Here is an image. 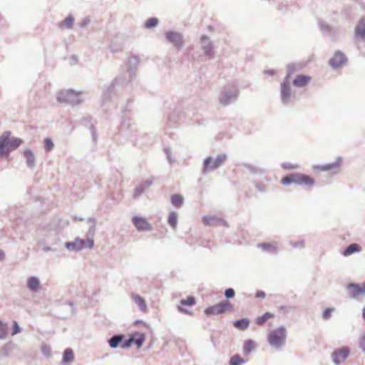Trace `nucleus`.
Instances as JSON below:
<instances>
[{"label": "nucleus", "instance_id": "1", "mask_svg": "<svg viewBox=\"0 0 365 365\" xmlns=\"http://www.w3.org/2000/svg\"><path fill=\"white\" fill-rule=\"evenodd\" d=\"M11 132L5 131L0 136V155H7L11 151L16 149L21 143L20 138L10 139Z\"/></svg>", "mask_w": 365, "mask_h": 365}, {"label": "nucleus", "instance_id": "2", "mask_svg": "<svg viewBox=\"0 0 365 365\" xmlns=\"http://www.w3.org/2000/svg\"><path fill=\"white\" fill-rule=\"evenodd\" d=\"M286 337V329L281 327L270 331L267 336V340L272 346L279 348L284 343Z\"/></svg>", "mask_w": 365, "mask_h": 365}, {"label": "nucleus", "instance_id": "3", "mask_svg": "<svg viewBox=\"0 0 365 365\" xmlns=\"http://www.w3.org/2000/svg\"><path fill=\"white\" fill-rule=\"evenodd\" d=\"M233 309V305L230 302H222L205 309L206 315L220 314Z\"/></svg>", "mask_w": 365, "mask_h": 365}, {"label": "nucleus", "instance_id": "4", "mask_svg": "<svg viewBox=\"0 0 365 365\" xmlns=\"http://www.w3.org/2000/svg\"><path fill=\"white\" fill-rule=\"evenodd\" d=\"M94 242L93 240L88 239L83 240L80 238H76L73 242H66V247L69 250H81L86 247L92 248Z\"/></svg>", "mask_w": 365, "mask_h": 365}, {"label": "nucleus", "instance_id": "5", "mask_svg": "<svg viewBox=\"0 0 365 365\" xmlns=\"http://www.w3.org/2000/svg\"><path fill=\"white\" fill-rule=\"evenodd\" d=\"M226 160L225 155H220L215 160L207 158L204 162V170H215L220 167Z\"/></svg>", "mask_w": 365, "mask_h": 365}, {"label": "nucleus", "instance_id": "6", "mask_svg": "<svg viewBox=\"0 0 365 365\" xmlns=\"http://www.w3.org/2000/svg\"><path fill=\"white\" fill-rule=\"evenodd\" d=\"M202 222L205 225L215 227L222 225L225 227H228V224L225 220L217 216H205L202 218Z\"/></svg>", "mask_w": 365, "mask_h": 365}, {"label": "nucleus", "instance_id": "7", "mask_svg": "<svg viewBox=\"0 0 365 365\" xmlns=\"http://www.w3.org/2000/svg\"><path fill=\"white\" fill-rule=\"evenodd\" d=\"M295 183L299 185L312 186L314 183V180L312 177L305 174L294 173Z\"/></svg>", "mask_w": 365, "mask_h": 365}, {"label": "nucleus", "instance_id": "8", "mask_svg": "<svg viewBox=\"0 0 365 365\" xmlns=\"http://www.w3.org/2000/svg\"><path fill=\"white\" fill-rule=\"evenodd\" d=\"M346 61V58L344 53L337 51L334 56L329 60V64L333 68H339L343 66Z\"/></svg>", "mask_w": 365, "mask_h": 365}, {"label": "nucleus", "instance_id": "9", "mask_svg": "<svg viewBox=\"0 0 365 365\" xmlns=\"http://www.w3.org/2000/svg\"><path fill=\"white\" fill-rule=\"evenodd\" d=\"M349 354V349L347 347H343L342 349L336 350L333 353V361L336 364H340L348 357Z\"/></svg>", "mask_w": 365, "mask_h": 365}, {"label": "nucleus", "instance_id": "10", "mask_svg": "<svg viewBox=\"0 0 365 365\" xmlns=\"http://www.w3.org/2000/svg\"><path fill=\"white\" fill-rule=\"evenodd\" d=\"M133 222L139 231H147L151 228L148 222L145 218L140 217H133Z\"/></svg>", "mask_w": 365, "mask_h": 365}, {"label": "nucleus", "instance_id": "11", "mask_svg": "<svg viewBox=\"0 0 365 365\" xmlns=\"http://www.w3.org/2000/svg\"><path fill=\"white\" fill-rule=\"evenodd\" d=\"M349 294L351 297H356L360 294H365V283L359 285L355 284H350L347 286Z\"/></svg>", "mask_w": 365, "mask_h": 365}, {"label": "nucleus", "instance_id": "12", "mask_svg": "<svg viewBox=\"0 0 365 365\" xmlns=\"http://www.w3.org/2000/svg\"><path fill=\"white\" fill-rule=\"evenodd\" d=\"M167 38L169 41L173 43L175 46L180 48L182 44V40L181 36L175 32H169L166 34Z\"/></svg>", "mask_w": 365, "mask_h": 365}, {"label": "nucleus", "instance_id": "13", "mask_svg": "<svg viewBox=\"0 0 365 365\" xmlns=\"http://www.w3.org/2000/svg\"><path fill=\"white\" fill-rule=\"evenodd\" d=\"M291 96V90L287 82H284L281 86V98L284 103H287Z\"/></svg>", "mask_w": 365, "mask_h": 365}, {"label": "nucleus", "instance_id": "14", "mask_svg": "<svg viewBox=\"0 0 365 365\" xmlns=\"http://www.w3.org/2000/svg\"><path fill=\"white\" fill-rule=\"evenodd\" d=\"M311 77L309 76L299 75L294 79L293 84L297 87H304L309 83Z\"/></svg>", "mask_w": 365, "mask_h": 365}, {"label": "nucleus", "instance_id": "15", "mask_svg": "<svg viewBox=\"0 0 365 365\" xmlns=\"http://www.w3.org/2000/svg\"><path fill=\"white\" fill-rule=\"evenodd\" d=\"M195 299L194 297H187L185 299H182L180 301V306L178 307V310L180 312L185 313V314H189V312L185 309L182 306H193L195 304Z\"/></svg>", "mask_w": 365, "mask_h": 365}, {"label": "nucleus", "instance_id": "16", "mask_svg": "<svg viewBox=\"0 0 365 365\" xmlns=\"http://www.w3.org/2000/svg\"><path fill=\"white\" fill-rule=\"evenodd\" d=\"M355 35L357 38H365V19H361L355 28Z\"/></svg>", "mask_w": 365, "mask_h": 365}, {"label": "nucleus", "instance_id": "17", "mask_svg": "<svg viewBox=\"0 0 365 365\" xmlns=\"http://www.w3.org/2000/svg\"><path fill=\"white\" fill-rule=\"evenodd\" d=\"M144 341H145L144 336H140L139 339H137L130 338L128 340H126L125 341H124L122 344L121 347L123 349H125V348L130 347L133 344H135L137 345L138 348H139L143 345Z\"/></svg>", "mask_w": 365, "mask_h": 365}, {"label": "nucleus", "instance_id": "18", "mask_svg": "<svg viewBox=\"0 0 365 365\" xmlns=\"http://www.w3.org/2000/svg\"><path fill=\"white\" fill-rule=\"evenodd\" d=\"M76 95L77 93L73 90L65 91L59 94L58 100L61 102H68L71 101V97L75 96Z\"/></svg>", "mask_w": 365, "mask_h": 365}, {"label": "nucleus", "instance_id": "19", "mask_svg": "<svg viewBox=\"0 0 365 365\" xmlns=\"http://www.w3.org/2000/svg\"><path fill=\"white\" fill-rule=\"evenodd\" d=\"M274 317V314L270 312H266L263 315L256 318L255 323L258 326L264 325L269 319Z\"/></svg>", "mask_w": 365, "mask_h": 365}, {"label": "nucleus", "instance_id": "20", "mask_svg": "<svg viewBox=\"0 0 365 365\" xmlns=\"http://www.w3.org/2000/svg\"><path fill=\"white\" fill-rule=\"evenodd\" d=\"M234 327L239 330H245L250 325V320L247 318H243L235 321L233 323Z\"/></svg>", "mask_w": 365, "mask_h": 365}, {"label": "nucleus", "instance_id": "21", "mask_svg": "<svg viewBox=\"0 0 365 365\" xmlns=\"http://www.w3.org/2000/svg\"><path fill=\"white\" fill-rule=\"evenodd\" d=\"M132 299L135 303L139 307L140 310L145 312L147 309L145 302L143 297L136 294H132Z\"/></svg>", "mask_w": 365, "mask_h": 365}, {"label": "nucleus", "instance_id": "22", "mask_svg": "<svg viewBox=\"0 0 365 365\" xmlns=\"http://www.w3.org/2000/svg\"><path fill=\"white\" fill-rule=\"evenodd\" d=\"M361 250V247L357 244H351L348 246L344 251L343 252V255L346 257L352 255L353 253L359 252Z\"/></svg>", "mask_w": 365, "mask_h": 365}, {"label": "nucleus", "instance_id": "23", "mask_svg": "<svg viewBox=\"0 0 365 365\" xmlns=\"http://www.w3.org/2000/svg\"><path fill=\"white\" fill-rule=\"evenodd\" d=\"M27 284L28 287L32 291H36L39 288V281L35 277L29 278Z\"/></svg>", "mask_w": 365, "mask_h": 365}, {"label": "nucleus", "instance_id": "24", "mask_svg": "<svg viewBox=\"0 0 365 365\" xmlns=\"http://www.w3.org/2000/svg\"><path fill=\"white\" fill-rule=\"evenodd\" d=\"M255 347V343L252 340H247L243 345V351L245 354H249Z\"/></svg>", "mask_w": 365, "mask_h": 365}, {"label": "nucleus", "instance_id": "25", "mask_svg": "<svg viewBox=\"0 0 365 365\" xmlns=\"http://www.w3.org/2000/svg\"><path fill=\"white\" fill-rule=\"evenodd\" d=\"M123 336L121 335H116L113 336L111 339H109V345L112 348H116L119 346L120 342L123 340Z\"/></svg>", "mask_w": 365, "mask_h": 365}, {"label": "nucleus", "instance_id": "26", "mask_svg": "<svg viewBox=\"0 0 365 365\" xmlns=\"http://www.w3.org/2000/svg\"><path fill=\"white\" fill-rule=\"evenodd\" d=\"M74 19L71 16L67 17L64 21L59 24L61 28L71 29L73 27Z\"/></svg>", "mask_w": 365, "mask_h": 365}, {"label": "nucleus", "instance_id": "27", "mask_svg": "<svg viewBox=\"0 0 365 365\" xmlns=\"http://www.w3.org/2000/svg\"><path fill=\"white\" fill-rule=\"evenodd\" d=\"M183 198L180 195H173L171 197L172 204L176 207H180L182 204Z\"/></svg>", "mask_w": 365, "mask_h": 365}, {"label": "nucleus", "instance_id": "28", "mask_svg": "<svg viewBox=\"0 0 365 365\" xmlns=\"http://www.w3.org/2000/svg\"><path fill=\"white\" fill-rule=\"evenodd\" d=\"M73 352L71 349H66L63 354V361L65 362H71L73 360Z\"/></svg>", "mask_w": 365, "mask_h": 365}, {"label": "nucleus", "instance_id": "29", "mask_svg": "<svg viewBox=\"0 0 365 365\" xmlns=\"http://www.w3.org/2000/svg\"><path fill=\"white\" fill-rule=\"evenodd\" d=\"M168 223L172 227H176L178 223V217L177 214L175 212H173L170 213L168 216Z\"/></svg>", "mask_w": 365, "mask_h": 365}, {"label": "nucleus", "instance_id": "30", "mask_svg": "<svg viewBox=\"0 0 365 365\" xmlns=\"http://www.w3.org/2000/svg\"><path fill=\"white\" fill-rule=\"evenodd\" d=\"M245 361L239 355H235L230 360V365H242Z\"/></svg>", "mask_w": 365, "mask_h": 365}, {"label": "nucleus", "instance_id": "31", "mask_svg": "<svg viewBox=\"0 0 365 365\" xmlns=\"http://www.w3.org/2000/svg\"><path fill=\"white\" fill-rule=\"evenodd\" d=\"M24 155L26 158L27 164L29 166H33L34 164V156L31 150H26Z\"/></svg>", "mask_w": 365, "mask_h": 365}, {"label": "nucleus", "instance_id": "32", "mask_svg": "<svg viewBox=\"0 0 365 365\" xmlns=\"http://www.w3.org/2000/svg\"><path fill=\"white\" fill-rule=\"evenodd\" d=\"M292 182L295 183L294 173L285 176L282 179V183L283 185H289Z\"/></svg>", "mask_w": 365, "mask_h": 365}, {"label": "nucleus", "instance_id": "33", "mask_svg": "<svg viewBox=\"0 0 365 365\" xmlns=\"http://www.w3.org/2000/svg\"><path fill=\"white\" fill-rule=\"evenodd\" d=\"M7 334V325L0 321V339L4 338Z\"/></svg>", "mask_w": 365, "mask_h": 365}, {"label": "nucleus", "instance_id": "34", "mask_svg": "<svg viewBox=\"0 0 365 365\" xmlns=\"http://www.w3.org/2000/svg\"><path fill=\"white\" fill-rule=\"evenodd\" d=\"M158 23V21L157 19H154V18L149 19L147 20V21L145 23V27L148 29L154 27V26H157Z\"/></svg>", "mask_w": 365, "mask_h": 365}, {"label": "nucleus", "instance_id": "35", "mask_svg": "<svg viewBox=\"0 0 365 365\" xmlns=\"http://www.w3.org/2000/svg\"><path fill=\"white\" fill-rule=\"evenodd\" d=\"M44 147L46 151H50L53 148V143L50 138H46L43 141Z\"/></svg>", "mask_w": 365, "mask_h": 365}, {"label": "nucleus", "instance_id": "36", "mask_svg": "<svg viewBox=\"0 0 365 365\" xmlns=\"http://www.w3.org/2000/svg\"><path fill=\"white\" fill-rule=\"evenodd\" d=\"M339 163H335L327 165L322 167L321 170L323 171H325V170H329L331 169H333L335 168H339Z\"/></svg>", "mask_w": 365, "mask_h": 365}, {"label": "nucleus", "instance_id": "37", "mask_svg": "<svg viewBox=\"0 0 365 365\" xmlns=\"http://www.w3.org/2000/svg\"><path fill=\"white\" fill-rule=\"evenodd\" d=\"M359 347L363 350L365 353V333L362 334L359 339Z\"/></svg>", "mask_w": 365, "mask_h": 365}, {"label": "nucleus", "instance_id": "38", "mask_svg": "<svg viewBox=\"0 0 365 365\" xmlns=\"http://www.w3.org/2000/svg\"><path fill=\"white\" fill-rule=\"evenodd\" d=\"M282 168L285 170H294V169L297 168V165L290 163H284L282 165Z\"/></svg>", "mask_w": 365, "mask_h": 365}, {"label": "nucleus", "instance_id": "39", "mask_svg": "<svg viewBox=\"0 0 365 365\" xmlns=\"http://www.w3.org/2000/svg\"><path fill=\"white\" fill-rule=\"evenodd\" d=\"M225 295L227 298H232L235 296V290L232 288L227 289Z\"/></svg>", "mask_w": 365, "mask_h": 365}, {"label": "nucleus", "instance_id": "40", "mask_svg": "<svg viewBox=\"0 0 365 365\" xmlns=\"http://www.w3.org/2000/svg\"><path fill=\"white\" fill-rule=\"evenodd\" d=\"M333 309H327L324 313H323V317L324 319H328L330 315H331V313L332 312Z\"/></svg>", "mask_w": 365, "mask_h": 365}, {"label": "nucleus", "instance_id": "41", "mask_svg": "<svg viewBox=\"0 0 365 365\" xmlns=\"http://www.w3.org/2000/svg\"><path fill=\"white\" fill-rule=\"evenodd\" d=\"M19 332H20V328L19 327L17 322L14 321V331L12 332V335H15V334H18Z\"/></svg>", "mask_w": 365, "mask_h": 365}, {"label": "nucleus", "instance_id": "42", "mask_svg": "<svg viewBox=\"0 0 365 365\" xmlns=\"http://www.w3.org/2000/svg\"><path fill=\"white\" fill-rule=\"evenodd\" d=\"M261 247L266 250H269L271 248L274 250L276 248L274 245L269 244H262Z\"/></svg>", "mask_w": 365, "mask_h": 365}, {"label": "nucleus", "instance_id": "43", "mask_svg": "<svg viewBox=\"0 0 365 365\" xmlns=\"http://www.w3.org/2000/svg\"><path fill=\"white\" fill-rule=\"evenodd\" d=\"M143 188H141V187L136 188L134 192V197H137L138 196L141 195L143 193Z\"/></svg>", "mask_w": 365, "mask_h": 365}, {"label": "nucleus", "instance_id": "44", "mask_svg": "<svg viewBox=\"0 0 365 365\" xmlns=\"http://www.w3.org/2000/svg\"><path fill=\"white\" fill-rule=\"evenodd\" d=\"M266 294L263 291H257L255 294V297L257 298H264Z\"/></svg>", "mask_w": 365, "mask_h": 365}, {"label": "nucleus", "instance_id": "45", "mask_svg": "<svg viewBox=\"0 0 365 365\" xmlns=\"http://www.w3.org/2000/svg\"><path fill=\"white\" fill-rule=\"evenodd\" d=\"M204 48H205V52L206 54H209L210 51L212 50V48L210 46H209L208 47L205 46Z\"/></svg>", "mask_w": 365, "mask_h": 365}, {"label": "nucleus", "instance_id": "46", "mask_svg": "<svg viewBox=\"0 0 365 365\" xmlns=\"http://www.w3.org/2000/svg\"><path fill=\"white\" fill-rule=\"evenodd\" d=\"M4 258V253L3 251L0 250V260H2Z\"/></svg>", "mask_w": 365, "mask_h": 365}, {"label": "nucleus", "instance_id": "47", "mask_svg": "<svg viewBox=\"0 0 365 365\" xmlns=\"http://www.w3.org/2000/svg\"><path fill=\"white\" fill-rule=\"evenodd\" d=\"M363 317H364V318H365V307L364 308Z\"/></svg>", "mask_w": 365, "mask_h": 365}, {"label": "nucleus", "instance_id": "48", "mask_svg": "<svg viewBox=\"0 0 365 365\" xmlns=\"http://www.w3.org/2000/svg\"><path fill=\"white\" fill-rule=\"evenodd\" d=\"M207 37H202V41H207Z\"/></svg>", "mask_w": 365, "mask_h": 365}]
</instances>
